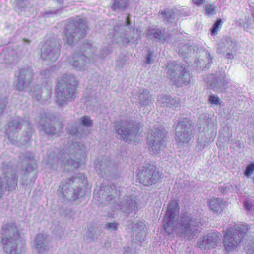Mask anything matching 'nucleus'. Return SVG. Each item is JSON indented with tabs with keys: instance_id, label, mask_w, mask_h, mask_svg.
<instances>
[{
	"instance_id": "obj_52",
	"label": "nucleus",
	"mask_w": 254,
	"mask_h": 254,
	"mask_svg": "<svg viewBox=\"0 0 254 254\" xmlns=\"http://www.w3.org/2000/svg\"><path fill=\"white\" fill-rule=\"evenodd\" d=\"M247 66L250 68H252L254 66V60H252L251 61H248L247 62Z\"/></svg>"
},
{
	"instance_id": "obj_19",
	"label": "nucleus",
	"mask_w": 254,
	"mask_h": 254,
	"mask_svg": "<svg viewBox=\"0 0 254 254\" xmlns=\"http://www.w3.org/2000/svg\"><path fill=\"white\" fill-rule=\"evenodd\" d=\"M197 60L192 65L196 70H202L209 66L212 63V58L210 53L205 49H199L197 52Z\"/></svg>"
},
{
	"instance_id": "obj_30",
	"label": "nucleus",
	"mask_w": 254,
	"mask_h": 254,
	"mask_svg": "<svg viewBox=\"0 0 254 254\" xmlns=\"http://www.w3.org/2000/svg\"><path fill=\"white\" fill-rule=\"evenodd\" d=\"M136 208V202L133 196L127 197L125 202H122L120 209L124 212L128 214L130 213Z\"/></svg>"
},
{
	"instance_id": "obj_8",
	"label": "nucleus",
	"mask_w": 254,
	"mask_h": 254,
	"mask_svg": "<svg viewBox=\"0 0 254 254\" xmlns=\"http://www.w3.org/2000/svg\"><path fill=\"white\" fill-rule=\"evenodd\" d=\"M198 230V222L190 215L183 214L176 226V232L181 237L190 238Z\"/></svg>"
},
{
	"instance_id": "obj_55",
	"label": "nucleus",
	"mask_w": 254,
	"mask_h": 254,
	"mask_svg": "<svg viewBox=\"0 0 254 254\" xmlns=\"http://www.w3.org/2000/svg\"><path fill=\"white\" fill-rule=\"evenodd\" d=\"M87 236L88 237H90V238H92V239H94V238H95L96 237L95 235H90V234H88Z\"/></svg>"
},
{
	"instance_id": "obj_21",
	"label": "nucleus",
	"mask_w": 254,
	"mask_h": 254,
	"mask_svg": "<svg viewBox=\"0 0 254 254\" xmlns=\"http://www.w3.org/2000/svg\"><path fill=\"white\" fill-rule=\"evenodd\" d=\"M18 177L15 174H7L0 178V200L2 198L4 192L7 190H14L17 184Z\"/></svg>"
},
{
	"instance_id": "obj_6",
	"label": "nucleus",
	"mask_w": 254,
	"mask_h": 254,
	"mask_svg": "<svg viewBox=\"0 0 254 254\" xmlns=\"http://www.w3.org/2000/svg\"><path fill=\"white\" fill-rule=\"evenodd\" d=\"M96 48L92 46L90 42H88L82 48V52L85 53H77L73 57L71 64L74 68L80 71H84L88 67L90 63H94L97 60V56L95 54Z\"/></svg>"
},
{
	"instance_id": "obj_22",
	"label": "nucleus",
	"mask_w": 254,
	"mask_h": 254,
	"mask_svg": "<svg viewBox=\"0 0 254 254\" xmlns=\"http://www.w3.org/2000/svg\"><path fill=\"white\" fill-rule=\"evenodd\" d=\"M33 71L30 68H22L18 77L16 88L19 91H24L32 80Z\"/></svg>"
},
{
	"instance_id": "obj_38",
	"label": "nucleus",
	"mask_w": 254,
	"mask_h": 254,
	"mask_svg": "<svg viewBox=\"0 0 254 254\" xmlns=\"http://www.w3.org/2000/svg\"><path fill=\"white\" fill-rule=\"evenodd\" d=\"M194 52L192 46H188L187 45H183L182 48L179 49V54H181L184 58H187V55L191 54Z\"/></svg>"
},
{
	"instance_id": "obj_34",
	"label": "nucleus",
	"mask_w": 254,
	"mask_h": 254,
	"mask_svg": "<svg viewBox=\"0 0 254 254\" xmlns=\"http://www.w3.org/2000/svg\"><path fill=\"white\" fill-rule=\"evenodd\" d=\"M128 4L129 0H115L112 8L114 11H124Z\"/></svg>"
},
{
	"instance_id": "obj_57",
	"label": "nucleus",
	"mask_w": 254,
	"mask_h": 254,
	"mask_svg": "<svg viewBox=\"0 0 254 254\" xmlns=\"http://www.w3.org/2000/svg\"><path fill=\"white\" fill-rule=\"evenodd\" d=\"M175 208H176V212L177 211V209H178V205L176 203Z\"/></svg>"
},
{
	"instance_id": "obj_10",
	"label": "nucleus",
	"mask_w": 254,
	"mask_h": 254,
	"mask_svg": "<svg viewBox=\"0 0 254 254\" xmlns=\"http://www.w3.org/2000/svg\"><path fill=\"white\" fill-rule=\"evenodd\" d=\"M166 132L164 129L153 127L147 137V143L150 149L155 154L159 153L163 147Z\"/></svg>"
},
{
	"instance_id": "obj_3",
	"label": "nucleus",
	"mask_w": 254,
	"mask_h": 254,
	"mask_svg": "<svg viewBox=\"0 0 254 254\" xmlns=\"http://www.w3.org/2000/svg\"><path fill=\"white\" fill-rule=\"evenodd\" d=\"M73 146L76 149L70 154L66 153H62L59 158L55 153L52 152L47 154L44 159L48 165L53 167L55 164H57L60 166L65 167L66 165H69L74 168H79L84 160V154L78 152V150H81L84 146L80 147L78 142H74Z\"/></svg>"
},
{
	"instance_id": "obj_25",
	"label": "nucleus",
	"mask_w": 254,
	"mask_h": 254,
	"mask_svg": "<svg viewBox=\"0 0 254 254\" xmlns=\"http://www.w3.org/2000/svg\"><path fill=\"white\" fill-rule=\"evenodd\" d=\"M52 93L51 87L50 85L42 87L37 85L31 91L32 97L37 101L47 100L50 97Z\"/></svg>"
},
{
	"instance_id": "obj_2",
	"label": "nucleus",
	"mask_w": 254,
	"mask_h": 254,
	"mask_svg": "<svg viewBox=\"0 0 254 254\" xmlns=\"http://www.w3.org/2000/svg\"><path fill=\"white\" fill-rule=\"evenodd\" d=\"M3 237L1 242L3 249L8 254H21L24 250L25 242L20 238L17 228L14 223H6L2 227Z\"/></svg>"
},
{
	"instance_id": "obj_31",
	"label": "nucleus",
	"mask_w": 254,
	"mask_h": 254,
	"mask_svg": "<svg viewBox=\"0 0 254 254\" xmlns=\"http://www.w3.org/2000/svg\"><path fill=\"white\" fill-rule=\"evenodd\" d=\"M138 99L140 104L143 106L148 105L153 102L151 95L147 89H140L139 90Z\"/></svg>"
},
{
	"instance_id": "obj_13",
	"label": "nucleus",
	"mask_w": 254,
	"mask_h": 254,
	"mask_svg": "<svg viewBox=\"0 0 254 254\" xmlns=\"http://www.w3.org/2000/svg\"><path fill=\"white\" fill-rule=\"evenodd\" d=\"M139 130L138 124L126 122L117 129V134L126 142L131 141L137 135Z\"/></svg>"
},
{
	"instance_id": "obj_29",
	"label": "nucleus",
	"mask_w": 254,
	"mask_h": 254,
	"mask_svg": "<svg viewBox=\"0 0 254 254\" xmlns=\"http://www.w3.org/2000/svg\"><path fill=\"white\" fill-rule=\"evenodd\" d=\"M210 208L214 212L220 213L226 206L225 202L221 198H212L208 201Z\"/></svg>"
},
{
	"instance_id": "obj_54",
	"label": "nucleus",
	"mask_w": 254,
	"mask_h": 254,
	"mask_svg": "<svg viewBox=\"0 0 254 254\" xmlns=\"http://www.w3.org/2000/svg\"><path fill=\"white\" fill-rule=\"evenodd\" d=\"M26 157L28 159H31L33 158V155L31 153H27V155L26 156Z\"/></svg>"
},
{
	"instance_id": "obj_1",
	"label": "nucleus",
	"mask_w": 254,
	"mask_h": 254,
	"mask_svg": "<svg viewBox=\"0 0 254 254\" xmlns=\"http://www.w3.org/2000/svg\"><path fill=\"white\" fill-rule=\"evenodd\" d=\"M32 127L28 118H15L9 122L6 134L13 144L23 146L30 141Z\"/></svg>"
},
{
	"instance_id": "obj_49",
	"label": "nucleus",
	"mask_w": 254,
	"mask_h": 254,
	"mask_svg": "<svg viewBox=\"0 0 254 254\" xmlns=\"http://www.w3.org/2000/svg\"><path fill=\"white\" fill-rule=\"evenodd\" d=\"M244 206L245 209L247 211H250L251 210L252 205L247 200H245L244 202Z\"/></svg>"
},
{
	"instance_id": "obj_40",
	"label": "nucleus",
	"mask_w": 254,
	"mask_h": 254,
	"mask_svg": "<svg viewBox=\"0 0 254 254\" xmlns=\"http://www.w3.org/2000/svg\"><path fill=\"white\" fill-rule=\"evenodd\" d=\"M222 25V21L221 19H218L213 24V27L211 30V33L212 35H216L219 30L220 29Z\"/></svg>"
},
{
	"instance_id": "obj_33",
	"label": "nucleus",
	"mask_w": 254,
	"mask_h": 254,
	"mask_svg": "<svg viewBox=\"0 0 254 254\" xmlns=\"http://www.w3.org/2000/svg\"><path fill=\"white\" fill-rule=\"evenodd\" d=\"M252 18L249 16L245 18V21L241 24L240 26L243 29L252 34H254V12L252 13Z\"/></svg>"
},
{
	"instance_id": "obj_48",
	"label": "nucleus",
	"mask_w": 254,
	"mask_h": 254,
	"mask_svg": "<svg viewBox=\"0 0 254 254\" xmlns=\"http://www.w3.org/2000/svg\"><path fill=\"white\" fill-rule=\"evenodd\" d=\"M50 75V71L48 69H46L40 74V76L41 78H46L48 77Z\"/></svg>"
},
{
	"instance_id": "obj_44",
	"label": "nucleus",
	"mask_w": 254,
	"mask_h": 254,
	"mask_svg": "<svg viewBox=\"0 0 254 254\" xmlns=\"http://www.w3.org/2000/svg\"><path fill=\"white\" fill-rule=\"evenodd\" d=\"M167 73L170 76V78L173 80L175 78V73H174V65L173 64H169L167 66Z\"/></svg>"
},
{
	"instance_id": "obj_41",
	"label": "nucleus",
	"mask_w": 254,
	"mask_h": 254,
	"mask_svg": "<svg viewBox=\"0 0 254 254\" xmlns=\"http://www.w3.org/2000/svg\"><path fill=\"white\" fill-rule=\"evenodd\" d=\"M254 171V162L248 165L244 172L245 175L247 177L251 176Z\"/></svg>"
},
{
	"instance_id": "obj_16",
	"label": "nucleus",
	"mask_w": 254,
	"mask_h": 254,
	"mask_svg": "<svg viewBox=\"0 0 254 254\" xmlns=\"http://www.w3.org/2000/svg\"><path fill=\"white\" fill-rule=\"evenodd\" d=\"M176 129H179L177 135L180 140L190 139L193 130V125L192 120L188 118H183L178 123Z\"/></svg>"
},
{
	"instance_id": "obj_14",
	"label": "nucleus",
	"mask_w": 254,
	"mask_h": 254,
	"mask_svg": "<svg viewBox=\"0 0 254 254\" xmlns=\"http://www.w3.org/2000/svg\"><path fill=\"white\" fill-rule=\"evenodd\" d=\"M60 186L63 196L70 200H75L84 195L81 188H77L75 190L73 188V181L72 180L62 182Z\"/></svg>"
},
{
	"instance_id": "obj_39",
	"label": "nucleus",
	"mask_w": 254,
	"mask_h": 254,
	"mask_svg": "<svg viewBox=\"0 0 254 254\" xmlns=\"http://www.w3.org/2000/svg\"><path fill=\"white\" fill-rule=\"evenodd\" d=\"M79 123L80 125L85 126L87 127H92L93 125V121L90 118L87 116H83L81 117L79 119Z\"/></svg>"
},
{
	"instance_id": "obj_5",
	"label": "nucleus",
	"mask_w": 254,
	"mask_h": 254,
	"mask_svg": "<svg viewBox=\"0 0 254 254\" xmlns=\"http://www.w3.org/2000/svg\"><path fill=\"white\" fill-rule=\"evenodd\" d=\"M86 32V21L78 16L68 20L64 31V40L69 45H72L81 37L85 36Z\"/></svg>"
},
{
	"instance_id": "obj_50",
	"label": "nucleus",
	"mask_w": 254,
	"mask_h": 254,
	"mask_svg": "<svg viewBox=\"0 0 254 254\" xmlns=\"http://www.w3.org/2000/svg\"><path fill=\"white\" fill-rule=\"evenodd\" d=\"M193 2L196 5L199 6L202 4V3L205 1V0H192Z\"/></svg>"
},
{
	"instance_id": "obj_12",
	"label": "nucleus",
	"mask_w": 254,
	"mask_h": 254,
	"mask_svg": "<svg viewBox=\"0 0 254 254\" xmlns=\"http://www.w3.org/2000/svg\"><path fill=\"white\" fill-rule=\"evenodd\" d=\"M117 168V164L108 157L98 158L95 161V171L101 177L115 172Z\"/></svg>"
},
{
	"instance_id": "obj_4",
	"label": "nucleus",
	"mask_w": 254,
	"mask_h": 254,
	"mask_svg": "<svg viewBox=\"0 0 254 254\" xmlns=\"http://www.w3.org/2000/svg\"><path fill=\"white\" fill-rule=\"evenodd\" d=\"M77 78L73 75H64L59 82L56 91V102L60 106L73 99L78 86Z\"/></svg>"
},
{
	"instance_id": "obj_20",
	"label": "nucleus",
	"mask_w": 254,
	"mask_h": 254,
	"mask_svg": "<svg viewBox=\"0 0 254 254\" xmlns=\"http://www.w3.org/2000/svg\"><path fill=\"white\" fill-rule=\"evenodd\" d=\"M236 43L230 38H226L218 44L217 52L222 55L225 58L232 59L234 58V53Z\"/></svg>"
},
{
	"instance_id": "obj_46",
	"label": "nucleus",
	"mask_w": 254,
	"mask_h": 254,
	"mask_svg": "<svg viewBox=\"0 0 254 254\" xmlns=\"http://www.w3.org/2000/svg\"><path fill=\"white\" fill-rule=\"evenodd\" d=\"M118 224L116 222H108L106 224L105 228L110 231L116 230L118 228Z\"/></svg>"
},
{
	"instance_id": "obj_27",
	"label": "nucleus",
	"mask_w": 254,
	"mask_h": 254,
	"mask_svg": "<svg viewBox=\"0 0 254 254\" xmlns=\"http://www.w3.org/2000/svg\"><path fill=\"white\" fill-rule=\"evenodd\" d=\"M34 246L36 249L41 253H47L49 249L48 241L42 234H38L34 240Z\"/></svg>"
},
{
	"instance_id": "obj_53",
	"label": "nucleus",
	"mask_w": 254,
	"mask_h": 254,
	"mask_svg": "<svg viewBox=\"0 0 254 254\" xmlns=\"http://www.w3.org/2000/svg\"><path fill=\"white\" fill-rule=\"evenodd\" d=\"M126 26H129L130 25L131 21H130V18H129V16H128L126 17Z\"/></svg>"
},
{
	"instance_id": "obj_42",
	"label": "nucleus",
	"mask_w": 254,
	"mask_h": 254,
	"mask_svg": "<svg viewBox=\"0 0 254 254\" xmlns=\"http://www.w3.org/2000/svg\"><path fill=\"white\" fill-rule=\"evenodd\" d=\"M8 99L6 97L0 98V115L3 112L4 109L7 105Z\"/></svg>"
},
{
	"instance_id": "obj_15",
	"label": "nucleus",
	"mask_w": 254,
	"mask_h": 254,
	"mask_svg": "<svg viewBox=\"0 0 254 254\" xmlns=\"http://www.w3.org/2000/svg\"><path fill=\"white\" fill-rule=\"evenodd\" d=\"M39 128L48 134L53 135L62 132L63 125L60 122L53 124L49 118L44 115L40 119Z\"/></svg>"
},
{
	"instance_id": "obj_45",
	"label": "nucleus",
	"mask_w": 254,
	"mask_h": 254,
	"mask_svg": "<svg viewBox=\"0 0 254 254\" xmlns=\"http://www.w3.org/2000/svg\"><path fill=\"white\" fill-rule=\"evenodd\" d=\"M209 102L211 104L215 105L220 104L219 98L215 95L211 94L208 99Z\"/></svg>"
},
{
	"instance_id": "obj_28",
	"label": "nucleus",
	"mask_w": 254,
	"mask_h": 254,
	"mask_svg": "<svg viewBox=\"0 0 254 254\" xmlns=\"http://www.w3.org/2000/svg\"><path fill=\"white\" fill-rule=\"evenodd\" d=\"M36 178V174L34 168L31 165H28L22 177V183L25 185L32 184L35 182Z\"/></svg>"
},
{
	"instance_id": "obj_47",
	"label": "nucleus",
	"mask_w": 254,
	"mask_h": 254,
	"mask_svg": "<svg viewBox=\"0 0 254 254\" xmlns=\"http://www.w3.org/2000/svg\"><path fill=\"white\" fill-rule=\"evenodd\" d=\"M153 52L152 51H149L148 52V54L146 58V63L150 64L153 63Z\"/></svg>"
},
{
	"instance_id": "obj_24",
	"label": "nucleus",
	"mask_w": 254,
	"mask_h": 254,
	"mask_svg": "<svg viewBox=\"0 0 254 254\" xmlns=\"http://www.w3.org/2000/svg\"><path fill=\"white\" fill-rule=\"evenodd\" d=\"M188 68V66L184 65H177L176 67V74L177 77V79H176V86L187 85L190 82V77Z\"/></svg>"
},
{
	"instance_id": "obj_51",
	"label": "nucleus",
	"mask_w": 254,
	"mask_h": 254,
	"mask_svg": "<svg viewBox=\"0 0 254 254\" xmlns=\"http://www.w3.org/2000/svg\"><path fill=\"white\" fill-rule=\"evenodd\" d=\"M248 253L254 254V242L251 244V247L248 250Z\"/></svg>"
},
{
	"instance_id": "obj_23",
	"label": "nucleus",
	"mask_w": 254,
	"mask_h": 254,
	"mask_svg": "<svg viewBox=\"0 0 254 254\" xmlns=\"http://www.w3.org/2000/svg\"><path fill=\"white\" fill-rule=\"evenodd\" d=\"M164 228L165 232L169 235L172 234L175 230V205L173 201L168 205L164 220Z\"/></svg>"
},
{
	"instance_id": "obj_9",
	"label": "nucleus",
	"mask_w": 254,
	"mask_h": 254,
	"mask_svg": "<svg viewBox=\"0 0 254 254\" xmlns=\"http://www.w3.org/2000/svg\"><path fill=\"white\" fill-rule=\"evenodd\" d=\"M60 45L58 41L55 39L47 40L41 49V58L51 64L55 62L59 55Z\"/></svg>"
},
{
	"instance_id": "obj_36",
	"label": "nucleus",
	"mask_w": 254,
	"mask_h": 254,
	"mask_svg": "<svg viewBox=\"0 0 254 254\" xmlns=\"http://www.w3.org/2000/svg\"><path fill=\"white\" fill-rule=\"evenodd\" d=\"M162 31L158 29H149L147 32V36L150 38H154L155 39L160 40L163 37Z\"/></svg>"
},
{
	"instance_id": "obj_32",
	"label": "nucleus",
	"mask_w": 254,
	"mask_h": 254,
	"mask_svg": "<svg viewBox=\"0 0 254 254\" xmlns=\"http://www.w3.org/2000/svg\"><path fill=\"white\" fill-rule=\"evenodd\" d=\"M159 16L164 23H173L175 19V12L173 9H167L159 12Z\"/></svg>"
},
{
	"instance_id": "obj_11",
	"label": "nucleus",
	"mask_w": 254,
	"mask_h": 254,
	"mask_svg": "<svg viewBox=\"0 0 254 254\" xmlns=\"http://www.w3.org/2000/svg\"><path fill=\"white\" fill-rule=\"evenodd\" d=\"M162 173L153 165L146 164L139 174L140 183L145 186L155 184L161 177Z\"/></svg>"
},
{
	"instance_id": "obj_17",
	"label": "nucleus",
	"mask_w": 254,
	"mask_h": 254,
	"mask_svg": "<svg viewBox=\"0 0 254 254\" xmlns=\"http://www.w3.org/2000/svg\"><path fill=\"white\" fill-rule=\"evenodd\" d=\"M208 79L210 82L208 84L209 87L216 91H222L228 82L225 73L223 71L209 75Z\"/></svg>"
},
{
	"instance_id": "obj_56",
	"label": "nucleus",
	"mask_w": 254,
	"mask_h": 254,
	"mask_svg": "<svg viewBox=\"0 0 254 254\" xmlns=\"http://www.w3.org/2000/svg\"><path fill=\"white\" fill-rule=\"evenodd\" d=\"M25 0H17L18 2H23Z\"/></svg>"
},
{
	"instance_id": "obj_58",
	"label": "nucleus",
	"mask_w": 254,
	"mask_h": 254,
	"mask_svg": "<svg viewBox=\"0 0 254 254\" xmlns=\"http://www.w3.org/2000/svg\"><path fill=\"white\" fill-rule=\"evenodd\" d=\"M158 101H159V102H161V99H160V98H159Z\"/></svg>"
},
{
	"instance_id": "obj_43",
	"label": "nucleus",
	"mask_w": 254,
	"mask_h": 254,
	"mask_svg": "<svg viewBox=\"0 0 254 254\" xmlns=\"http://www.w3.org/2000/svg\"><path fill=\"white\" fill-rule=\"evenodd\" d=\"M205 11L208 15H214L216 13V7L211 4H207L206 5Z\"/></svg>"
},
{
	"instance_id": "obj_37",
	"label": "nucleus",
	"mask_w": 254,
	"mask_h": 254,
	"mask_svg": "<svg viewBox=\"0 0 254 254\" xmlns=\"http://www.w3.org/2000/svg\"><path fill=\"white\" fill-rule=\"evenodd\" d=\"M199 119L202 124H205L207 128L206 130H208L209 127H211L213 126V122L211 118H209L206 114H202L200 115Z\"/></svg>"
},
{
	"instance_id": "obj_35",
	"label": "nucleus",
	"mask_w": 254,
	"mask_h": 254,
	"mask_svg": "<svg viewBox=\"0 0 254 254\" xmlns=\"http://www.w3.org/2000/svg\"><path fill=\"white\" fill-rule=\"evenodd\" d=\"M68 132L70 134L76 136L77 137H81L84 134V132L81 127H79L77 124H74L72 126H69L68 127Z\"/></svg>"
},
{
	"instance_id": "obj_18",
	"label": "nucleus",
	"mask_w": 254,
	"mask_h": 254,
	"mask_svg": "<svg viewBox=\"0 0 254 254\" xmlns=\"http://www.w3.org/2000/svg\"><path fill=\"white\" fill-rule=\"evenodd\" d=\"M220 234L218 232L209 233L207 235L200 238L198 242L201 249H210L215 248L220 241Z\"/></svg>"
},
{
	"instance_id": "obj_7",
	"label": "nucleus",
	"mask_w": 254,
	"mask_h": 254,
	"mask_svg": "<svg viewBox=\"0 0 254 254\" xmlns=\"http://www.w3.org/2000/svg\"><path fill=\"white\" fill-rule=\"evenodd\" d=\"M248 229L247 224L235 225L228 229L223 240L226 250L230 252L236 248L242 241Z\"/></svg>"
},
{
	"instance_id": "obj_26",
	"label": "nucleus",
	"mask_w": 254,
	"mask_h": 254,
	"mask_svg": "<svg viewBox=\"0 0 254 254\" xmlns=\"http://www.w3.org/2000/svg\"><path fill=\"white\" fill-rule=\"evenodd\" d=\"M116 188L114 185H106L100 190V193L102 195V198L105 199L110 203H114V200L119 195Z\"/></svg>"
}]
</instances>
